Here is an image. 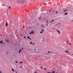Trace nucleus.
<instances>
[{
    "mask_svg": "<svg viewBox=\"0 0 73 73\" xmlns=\"http://www.w3.org/2000/svg\"><path fill=\"white\" fill-rule=\"evenodd\" d=\"M3 42V40H1V41H0V43H1V44H4V43L2 42Z\"/></svg>",
    "mask_w": 73,
    "mask_h": 73,
    "instance_id": "f257e3e1",
    "label": "nucleus"
},
{
    "mask_svg": "<svg viewBox=\"0 0 73 73\" xmlns=\"http://www.w3.org/2000/svg\"><path fill=\"white\" fill-rule=\"evenodd\" d=\"M68 15V13H66L64 14V16H66V15Z\"/></svg>",
    "mask_w": 73,
    "mask_h": 73,
    "instance_id": "f03ea898",
    "label": "nucleus"
},
{
    "mask_svg": "<svg viewBox=\"0 0 73 73\" xmlns=\"http://www.w3.org/2000/svg\"><path fill=\"white\" fill-rule=\"evenodd\" d=\"M56 31L57 32H58V33H60V32H61V31H59L58 30V29H57Z\"/></svg>",
    "mask_w": 73,
    "mask_h": 73,
    "instance_id": "7ed1b4c3",
    "label": "nucleus"
},
{
    "mask_svg": "<svg viewBox=\"0 0 73 73\" xmlns=\"http://www.w3.org/2000/svg\"><path fill=\"white\" fill-rule=\"evenodd\" d=\"M5 26L6 27H7V26H8V23H6Z\"/></svg>",
    "mask_w": 73,
    "mask_h": 73,
    "instance_id": "20e7f679",
    "label": "nucleus"
},
{
    "mask_svg": "<svg viewBox=\"0 0 73 73\" xmlns=\"http://www.w3.org/2000/svg\"><path fill=\"white\" fill-rule=\"evenodd\" d=\"M28 38H29V39H30V40H31V38H29V36H28V37H27Z\"/></svg>",
    "mask_w": 73,
    "mask_h": 73,
    "instance_id": "39448f33",
    "label": "nucleus"
},
{
    "mask_svg": "<svg viewBox=\"0 0 73 73\" xmlns=\"http://www.w3.org/2000/svg\"><path fill=\"white\" fill-rule=\"evenodd\" d=\"M21 49L19 51V53L20 54V52H21Z\"/></svg>",
    "mask_w": 73,
    "mask_h": 73,
    "instance_id": "423d86ee",
    "label": "nucleus"
},
{
    "mask_svg": "<svg viewBox=\"0 0 73 73\" xmlns=\"http://www.w3.org/2000/svg\"><path fill=\"white\" fill-rule=\"evenodd\" d=\"M12 71H13V72H15V70H14V69H13L12 68Z\"/></svg>",
    "mask_w": 73,
    "mask_h": 73,
    "instance_id": "0eeeda50",
    "label": "nucleus"
},
{
    "mask_svg": "<svg viewBox=\"0 0 73 73\" xmlns=\"http://www.w3.org/2000/svg\"><path fill=\"white\" fill-rule=\"evenodd\" d=\"M41 31H42V32L44 31V29H42Z\"/></svg>",
    "mask_w": 73,
    "mask_h": 73,
    "instance_id": "6e6552de",
    "label": "nucleus"
},
{
    "mask_svg": "<svg viewBox=\"0 0 73 73\" xmlns=\"http://www.w3.org/2000/svg\"><path fill=\"white\" fill-rule=\"evenodd\" d=\"M5 41L6 42H8V40L7 39H6Z\"/></svg>",
    "mask_w": 73,
    "mask_h": 73,
    "instance_id": "1a4fd4ad",
    "label": "nucleus"
},
{
    "mask_svg": "<svg viewBox=\"0 0 73 73\" xmlns=\"http://www.w3.org/2000/svg\"><path fill=\"white\" fill-rule=\"evenodd\" d=\"M40 33V34H42V31H41Z\"/></svg>",
    "mask_w": 73,
    "mask_h": 73,
    "instance_id": "9d476101",
    "label": "nucleus"
},
{
    "mask_svg": "<svg viewBox=\"0 0 73 73\" xmlns=\"http://www.w3.org/2000/svg\"><path fill=\"white\" fill-rule=\"evenodd\" d=\"M40 69H42V67H40Z\"/></svg>",
    "mask_w": 73,
    "mask_h": 73,
    "instance_id": "9b49d317",
    "label": "nucleus"
},
{
    "mask_svg": "<svg viewBox=\"0 0 73 73\" xmlns=\"http://www.w3.org/2000/svg\"><path fill=\"white\" fill-rule=\"evenodd\" d=\"M65 52H66V53H68V51H65Z\"/></svg>",
    "mask_w": 73,
    "mask_h": 73,
    "instance_id": "f8f14e48",
    "label": "nucleus"
},
{
    "mask_svg": "<svg viewBox=\"0 0 73 73\" xmlns=\"http://www.w3.org/2000/svg\"><path fill=\"white\" fill-rule=\"evenodd\" d=\"M68 11V10H64L63 11H64V12H65V11Z\"/></svg>",
    "mask_w": 73,
    "mask_h": 73,
    "instance_id": "ddd939ff",
    "label": "nucleus"
},
{
    "mask_svg": "<svg viewBox=\"0 0 73 73\" xmlns=\"http://www.w3.org/2000/svg\"><path fill=\"white\" fill-rule=\"evenodd\" d=\"M31 33H32L33 34V33H34V32H33L32 31V32H31Z\"/></svg>",
    "mask_w": 73,
    "mask_h": 73,
    "instance_id": "4468645a",
    "label": "nucleus"
},
{
    "mask_svg": "<svg viewBox=\"0 0 73 73\" xmlns=\"http://www.w3.org/2000/svg\"><path fill=\"white\" fill-rule=\"evenodd\" d=\"M55 73V72H54V71H52V73Z\"/></svg>",
    "mask_w": 73,
    "mask_h": 73,
    "instance_id": "2eb2a0df",
    "label": "nucleus"
},
{
    "mask_svg": "<svg viewBox=\"0 0 73 73\" xmlns=\"http://www.w3.org/2000/svg\"><path fill=\"white\" fill-rule=\"evenodd\" d=\"M48 52L49 53H51V52H50V51H48Z\"/></svg>",
    "mask_w": 73,
    "mask_h": 73,
    "instance_id": "dca6fc26",
    "label": "nucleus"
},
{
    "mask_svg": "<svg viewBox=\"0 0 73 73\" xmlns=\"http://www.w3.org/2000/svg\"><path fill=\"white\" fill-rule=\"evenodd\" d=\"M21 63H23V62H20V64H21Z\"/></svg>",
    "mask_w": 73,
    "mask_h": 73,
    "instance_id": "f3484780",
    "label": "nucleus"
},
{
    "mask_svg": "<svg viewBox=\"0 0 73 73\" xmlns=\"http://www.w3.org/2000/svg\"><path fill=\"white\" fill-rule=\"evenodd\" d=\"M32 44H33V45H34L35 44V43H32Z\"/></svg>",
    "mask_w": 73,
    "mask_h": 73,
    "instance_id": "a211bd4d",
    "label": "nucleus"
},
{
    "mask_svg": "<svg viewBox=\"0 0 73 73\" xmlns=\"http://www.w3.org/2000/svg\"><path fill=\"white\" fill-rule=\"evenodd\" d=\"M66 51H68V49H66Z\"/></svg>",
    "mask_w": 73,
    "mask_h": 73,
    "instance_id": "6ab92c4d",
    "label": "nucleus"
},
{
    "mask_svg": "<svg viewBox=\"0 0 73 73\" xmlns=\"http://www.w3.org/2000/svg\"><path fill=\"white\" fill-rule=\"evenodd\" d=\"M44 70H46V68H44Z\"/></svg>",
    "mask_w": 73,
    "mask_h": 73,
    "instance_id": "aec40b11",
    "label": "nucleus"
},
{
    "mask_svg": "<svg viewBox=\"0 0 73 73\" xmlns=\"http://www.w3.org/2000/svg\"><path fill=\"white\" fill-rule=\"evenodd\" d=\"M10 8H11V7H9V9H10Z\"/></svg>",
    "mask_w": 73,
    "mask_h": 73,
    "instance_id": "412c9836",
    "label": "nucleus"
},
{
    "mask_svg": "<svg viewBox=\"0 0 73 73\" xmlns=\"http://www.w3.org/2000/svg\"><path fill=\"white\" fill-rule=\"evenodd\" d=\"M23 37H24V38H26V37L25 36H24Z\"/></svg>",
    "mask_w": 73,
    "mask_h": 73,
    "instance_id": "4be33fe9",
    "label": "nucleus"
},
{
    "mask_svg": "<svg viewBox=\"0 0 73 73\" xmlns=\"http://www.w3.org/2000/svg\"><path fill=\"white\" fill-rule=\"evenodd\" d=\"M69 44L70 45H71V43H69Z\"/></svg>",
    "mask_w": 73,
    "mask_h": 73,
    "instance_id": "5701e85b",
    "label": "nucleus"
},
{
    "mask_svg": "<svg viewBox=\"0 0 73 73\" xmlns=\"http://www.w3.org/2000/svg\"><path fill=\"white\" fill-rule=\"evenodd\" d=\"M47 73H52V72H48Z\"/></svg>",
    "mask_w": 73,
    "mask_h": 73,
    "instance_id": "b1692460",
    "label": "nucleus"
},
{
    "mask_svg": "<svg viewBox=\"0 0 73 73\" xmlns=\"http://www.w3.org/2000/svg\"><path fill=\"white\" fill-rule=\"evenodd\" d=\"M71 22H73V20L71 21Z\"/></svg>",
    "mask_w": 73,
    "mask_h": 73,
    "instance_id": "393cba45",
    "label": "nucleus"
},
{
    "mask_svg": "<svg viewBox=\"0 0 73 73\" xmlns=\"http://www.w3.org/2000/svg\"><path fill=\"white\" fill-rule=\"evenodd\" d=\"M30 44H32V42H30Z\"/></svg>",
    "mask_w": 73,
    "mask_h": 73,
    "instance_id": "a878e982",
    "label": "nucleus"
},
{
    "mask_svg": "<svg viewBox=\"0 0 73 73\" xmlns=\"http://www.w3.org/2000/svg\"><path fill=\"white\" fill-rule=\"evenodd\" d=\"M15 62H17V63L18 62L17 61H15Z\"/></svg>",
    "mask_w": 73,
    "mask_h": 73,
    "instance_id": "bb28decb",
    "label": "nucleus"
},
{
    "mask_svg": "<svg viewBox=\"0 0 73 73\" xmlns=\"http://www.w3.org/2000/svg\"><path fill=\"white\" fill-rule=\"evenodd\" d=\"M30 34H32V33H31H31H30Z\"/></svg>",
    "mask_w": 73,
    "mask_h": 73,
    "instance_id": "cd10ccee",
    "label": "nucleus"
},
{
    "mask_svg": "<svg viewBox=\"0 0 73 73\" xmlns=\"http://www.w3.org/2000/svg\"><path fill=\"white\" fill-rule=\"evenodd\" d=\"M48 24H47L46 25V26H48Z\"/></svg>",
    "mask_w": 73,
    "mask_h": 73,
    "instance_id": "c85d7f7f",
    "label": "nucleus"
},
{
    "mask_svg": "<svg viewBox=\"0 0 73 73\" xmlns=\"http://www.w3.org/2000/svg\"><path fill=\"white\" fill-rule=\"evenodd\" d=\"M58 13V12H56V13Z\"/></svg>",
    "mask_w": 73,
    "mask_h": 73,
    "instance_id": "c756f323",
    "label": "nucleus"
},
{
    "mask_svg": "<svg viewBox=\"0 0 73 73\" xmlns=\"http://www.w3.org/2000/svg\"><path fill=\"white\" fill-rule=\"evenodd\" d=\"M67 44H68V42H67Z\"/></svg>",
    "mask_w": 73,
    "mask_h": 73,
    "instance_id": "7c9ffc66",
    "label": "nucleus"
},
{
    "mask_svg": "<svg viewBox=\"0 0 73 73\" xmlns=\"http://www.w3.org/2000/svg\"><path fill=\"white\" fill-rule=\"evenodd\" d=\"M25 10H24V11H23L24 12H25Z\"/></svg>",
    "mask_w": 73,
    "mask_h": 73,
    "instance_id": "2f4dec72",
    "label": "nucleus"
},
{
    "mask_svg": "<svg viewBox=\"0 0 73 73\" xmlns=\"http://www.w3.org/2000/svg\"><path fill=\"white\" fill-rule=\"evenodd\" d=\"M52 22L54 21L53 20H52Z\"/></svg>",
    "mask_w": 73,
    "mask_h": 73,
    "instance_id": "473e14b6",
    "label": "nucleus"
},
{
    "mask_svg": "<svg viewBox=\"0 0 73 73\" xmlns=\"http://www.w3.org/2000/svg\"><path fill=\"white\" fill-rule=\"evenodd\" d=\"M15 72H16V73H17V71H15Z\"/></svg>",
    "mask_w": 73,
    "mask_h": 73,
    "instance_id": "72a5a7b5",
    "label": "nucleus"
},
{
    "mask_svg": "<svg viewBox=\"0 0 73 73\" xmlns=\"http://www.w3.org/2000/svg\"><path fill=\"white\" fill-rule=\"evenodd\" d=\"M34 50H36V49H34Z\"/></svg>",
    "mask_w": 73,
    "mask_h": 73,
    "instance_id": "f704fd0d",
    "label": "nucleus"
},
{
    "mask_svg": "<svg viewBox=\"0 0 73 73\" xmlns=\"http://www.w3.org/2000/svg\"><path fill=\"white\" fill-rule=\"evenodd\" d=\"M35 73H37V72H35Z\"/></svg>",
    "mask_w": 73,
    "mask_h": 73,
    "instance_id": "c9c22d12",
    "label": "nucleus"
},
{
    "mask_svg": "<svg viewBox=\"0 0 73 73\" xmlns=\"http://www.w3.org/2000/svg\"><path fill=\"white\" fill-rule=\"evenodd\" d=\"M50 11H51V10L49 12H50Z\"/></svg>",
    "mask_w": 73,
    "mask_h": 73,
    "instance_id": "e433bc0d",
    "label": "nucleus"
},
{
    "mask_svg": "<svg viewBox=\"0 0 73 73\" xmlns=\"http://www.w3.org/2000/svg\"><path fill=\"white\" fill-rule=\"evenodd\" d=\"M25 27L23 26V28H24Z\"/></svg>",
    "mask_w": 73,
    "mask_h": 73,
    "instance_id": "4c0bfd02",
    "label": "nucleus"
},
{
    "mask_svg": "<svg viewBox=\"0 0 73 73\" xmlns=\"http://www.w3.org/2000/svg\"><path fill=\"white\" fill-rule=\"evenodd\" d=\"M0 73H1V71H0Z\"/></svg>",
    "mask_w": 73,
    "mask_h": 73,
    "instance_id": "58836bf2",
    "label": "nucleus"
},
{
    "mask_svg": "<svg viewBox=\"0 0 73 73\" xmlns=\"http://www.w3.org/2000/svg\"><path fill=\"white\" fill-rule=\"evenodd\" d=\"M71 55H72V56H73V54H72Z\"/></svg>",
    "mask_w": 73,
    "mask_h": 73,
    "instance_id": "ea45409f",
    "label": "nucleus"
},
{
    "mask_svg": "<svg viewBox=\"0 0 73 73\" xmlns=\"http://www.w3.org/2000/svg\"><path fill=\"white\" fill-rule=\"evenodd\" d=\"M58 34H60V33H58Z\"/></svg>",
    "mask_w": 73,
    "mask_h": 73,
    "instance_id": "a19ab883",
    "label": "nucleus"
},
{
    "mask_svg": "<svg viewBox=\"0 0 73 73\" xmlns=\"http://www.w3.org/2000/svg\"><path fill=\"white\" fill-rule=\"evenodd\" d=\"M20 68H21V66L20 67Z\"/></svg>",
    "mask_w": 73,
    "mask_h": 73,
    "instance_id": "79ce46f5",
    "label": "nucleus"
},
{
    "mask_svg": "<svg viewBox=\"0 0 73 73\" xmlns=\"http://www.w3.org/2000/svg\"><path fill=\"white\" fill-rule=\"evenodd\" d=\"M39 19H41V17H40L39 18Z\"/></svg>",
    "mask_w": 73,
    "mask_h": 73,
    "instance_id": "37998d69",
    "label": "nucleus"
},
{
    "mask_svg": "<svg viewBox=\"0 0 73 73\" xmlns=\"http://www.w3.org/2000/svg\"><path fill=\"white\" fill-rule=\"evenodd\" d=\"M68 53H69H69H70V52H68Z\"/></svg>",
    "mask_w": 73,
    "mask_h": 73,
    "instance_id": "c03bdc74",
    "label": "nucleus"
},
{
    "mask_svg": "<svg viewBox=\"0 0 73 73\" xmlns=\"http://www.w3.org/2000/svg\"><path fill=\"white\" fill-rule=\"evenodd\" d=\"M26 12H27V10L26 11Z\"/></svg>",
    "mask_w": 73,
    "mask_h": 73,
    "instance_id": "a18cd8bd",
    "label": "nucleus"
},
{
    "mask_svg": "<svg viewBox=\"0 0 73 73\" xmlns=\"http://www.w3.org/2000/svg\"><path fill=\"white\" fill-rule=\"evenodd\" d=\"M56 25H55V26H56Z\"/></svg>",
    "mask_w": 73,
    "mask_h": 73,
    "instance_id": "49530a36",
    "label": "nucleus"
},
{
    "mask_svg": "<svg viewBox=\"0 0 73 73\" xmlns=\"http://www.w3.org/2000/svg\"><path fill=\"white\" fill-rule=\"evenodd\" d=\"M1 36H2V35H1Z\"/></svg>",
    "mask_w": 73,
    "mask_h": 73,
    "instance_id": "de8ad7c7",
    "label": "nucleus"
},
{
    "mask_svg": "<svg viewBox=\"0 0 73 73\" xmlns=\"http://www.w3.org/2000/svg\"><path fill=\"white\" fill-rule=\"evenodd\" d=\"M31 69H33V68L32 67V68H31Z\"/></svg>",
    "mask_w": 73,
    "mask_h": 73,
    "instance_id": "09e8293b",
    "label": "nucleus"
},
{
    "mask_svg": "<svg viewBox=\"0 0 73 73\" xmlns=\"http://www.w3.org/2000/svg\"><path fill=\"white\" fill-rule=\"evenodd\" d=\"M50 23H52V22L51 21H50Z\"/></svg>",
    "mask_w": 73,
    "mask_h": 73,
    "instance_id": "8fccbe9b",
    "label": "nucleus"
},
{
    "mask_svg": "<svg viewBox=\"0 0 73 73\" xmlns=\"http://www.w3.org/2000/svg\"><path fill=\"white\" fill-rule=\"evenodd\" d=\"M43 27V26H42V27Z\"/></svg>",
    "mask_w": 73,
    "mask_h": 73,
    "instance_id": "3c124183",
    "label": "nucleus"
},
{
    "mask_svg": "<svg viewBox=\"0 0 73 73\" xmlns=\"http://www.w3.org/2000/svg\"><path fill=\"white\" fill-rule=\"evenodd\" d=\"M58 29H59V27H58Z\"/></svg>",
    "mask_w": 73,
    "mask_h": 73,
    "instance_id": "603ef678",
    "label": "nucleus"
},
{
    "mask_svg": "<svg viewBox=\"0 0 73 73\" xmlns=\"http://www.w3.org/2000/svg\"><path fill=\"white\" fill-rule=\"evenodd\" d=\"M22 49L23 50V48H22Z\"/></svg>",
    "mask_w": 73,
    "mask_h": 73,
    "instance_id": "864d4df0",
    "label": "nucleus"
},
{
    "mask_svg": "<svg viewBox=\"0 0 73 73\" xmlns=\"http://www.w3.org/2000/svg\"><path fill=\"white\" fill-rule=\"evenodd\" d=\"M30 28H29V29H30Z\"/></svg>",
    "mask_w": 73,
    "mask_h": 73,
    "instance_id": "5fc2aeb1",
    "label": "nucleus"
},
{
    "mask_svg": "<svg viewBox=\"0 0 73 73\" xmlns=\"http://www.w3.org/2000/svg\"><path fill=\"white\" fill-rule=\"evenodd\" d=\"M52 52H53V51H52Z\"/></svg>",
    "mask_w": 73,
    "mask_h": 73,
    "instance_id": "6e6d98bb",
    "label": "nucleus"
},
{
    "mask_svg": "<svg viewBox=\"0 0 73 73\" xmlns=\"http://www.w3.org/2000/svg\"><path fill=\"white\" fill-rule=\"evenodd\" d=\"M13 56H15V55H14Z\"/></svg>",
    "mask_w": 73,
    "mask_h": 73,
    "instance_id": "4d7b16f0",
    "label": "nucleus"
},
{
    "mask_svg": "<svg viewBox=\"0 0 73 73\" xmlns=\"http://www.w3.org/2000/svg\"><path fill=\"white\" fill-rule=\"evenodd\" d=\"M7 54H8V52H7Z\"/></svg>",
    "mask_w": 73,
    "mask_h": 73,
    "instance_id": "13d9d810",
    "label": "nucleus"
},
{
    "mask_svg": "<svg viewBox=\"0 0 73 73\" xmlns=\"http://www.w3.org/2000/svg\"><path fill=\"white\" fill-rule=\"evenodd\" d=\"M23 49H24V48H23Z\"/></svg>",
    "mask_w": 73,
    "mask_h": 73,
    "instance_id": "bf43d9fd",
    "label": "nucleus"
},
{
    "mask_svg": "<svg viewBox=\"0 0 73 73\" xmlns=\"http://www.w3.org/2000/svg\"><path fill=\"white\" fill-rule=\"evenodd\" d=\"M53 29H54V28H53Z\"/></svg>",
    "mask_w": 73,
    "mask_h": 73,
    "instance_id": "052dcab7",
    "label": "nucleus"
},
{
    "mask_svg": "<svg viewBox=\"0 0 73 73\" xmlns=\"http://www.w3.org/2000/svg\"><path fill=\"white\" fill-rule=\"evenodd\" d=\"M22 36H23V35H22Z\"/></svg>",
    "mask_w": 73,
    "mask_h": 73,
    "instance_id": "680f3d73",
    "label": "nucleus"
},
{
    "mask_svg": "<svg viewBox=\"0 0 73 73\" xmlns=\"http://www.w3.org/2000/svg\"><path fill=\"white\" fill-rule=\"evenodd\" d=\"M56 73H57V72H56Z\"/></svg>",
    "mask_w": 73,
    "mask_h": 73,
    "instance_id": "e2e57ef3",
    "label": "nucleus"
}]
</instances>
